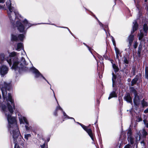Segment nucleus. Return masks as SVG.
<instances>
[{
	"instance_id": "24",
	"label": "nucleus",
	"mask_w": 148,
	"mask_h": 148,
	"mask_svg": "<svg viewBox=\"0 0 148 148\" xmlns=\"http://www.w3.org/2000/svg\"><path fill=\"white\" fill-rule=\"evenodd\" d=\"M52 90L53 91V94H54V97H55V98L56 101H57V103H58V106H57L56 107V110H61L62 111H63V110H62V109L59 106V104L58 103V101H57V99H56V97H55V94H54V92L53 91V90Z\"/></svg>"
},
{
	"instance_id": "23",
	"label": "nucleus",
	"mask_w": 148,
	"mask_h": 148,
	"mask_svg": "<svg viewBox=\"0 0 148 148\" xmlns=\"http://www.w3.org/2000/svg\"><path fill=\"white\" fill-rule=\"evenodd\" d=\"M143 29L144 32L147 34L148 29V27L146 24H144L143 25Z\"/></svg>"
},
{
	"instance_id": "46",
	"label": "nucleus",
	"mask_w": 148,
	"mask_h": 148,
	"mask_svg": "<svg viewBox=\"0 0 148 148\" xmlns=\"http://www.w3.org/2000/svg\"><path fill=\"white\" fill-rule=\"evenodd\" d=\"M146 9L147 11H148V4H147L146 5Z\"/></svg>"
},
{
	"instance_id": "29",
	"label": "nucleus",
	"mask_w": 148,
	"mask_h": 148,
	"mask_svg": "<svg viewBox=\"0 0 148 148\" xmlns=\"http://www.w3.org/2000/svg\"><path fill=\"white\" fill-rule=\"evenodd\" d=\"M62 112H63V114L64 116V118H66V117H67L68 119H73V120H74V121L75 122V120L73 118V117H69L66 114V113L64 112L63 111V110L62 111Z\"/></svg>"
},
{
	"instance_id": "43",
	"label": "nucleus",
	"mask_w": 148,
	"mask_h": 148,
	"mask_svg": "<svg viewBox=\"0 0 148 148\" xmlns=\"http://www.w3.org/2000/svg\"><path fill=\"white\" fill-rule=\"evenodd\" d=\"M144 112L145 113H147L148 112V108L144 110Z\"/></svg>"
},
{
	"instance_id": "32",
	"label": "nucleus",
	"mask_w": 148,
	"mask_h": 148,
	"mask_svg": "<svg viewBox=\"0 0 148 148\" xmlns=\"http://www.w3.org/2000/svg\"><path fill=\"white\" fill-rule=\"evenodd\" d=\"M111 38H112V42L113 45L114 46V47H116V42H115V40H114V38H113V37L112 36H111Z\"/></svg>"
},
{
	"instance_id": "6",
	"label": "nucleus",
	"mask_w": 148,
	"mask_h": 148,
	"mask_svg": "<svg viewBox=\"0 0 148 148\" xmlns=\"http://www.w3.org/2000/svg\"><path fill=\"white\" fill-rule=\"evenodd\" d=\"M20 123L21 124L25 123V127L27 131H31L32 129V127L31 126H28V122L27 121L26 118L25 117L21 115H18Z\"/></svg>"
},
{
	"instance_id": "12",
	"label": "nucleus",
	"mask_w": 148,
	"mask_h": 148,
	"mask_svg": "<svg viewBox=\"0 0 148 148\" xmlns=\"http://www.w3.org/2000/svg\"><path fill=\"white\" fill-rule=\"evenodd\" d=\"M147 134V132L144 129L142 130H140L137 136H140V137L142 136L143 137H145Z\"/></svg>"
},
{
	"instance_id": "15",
	"label": "nucleus",
	"mask_w": 148,
	"mask_h": 148,
	"mask_svg": "<svg viewBox=\"0 0 148 148\" xmlns=\"http://www.w3.org/2000/svg\"><path fill=\"white\" fill-rule=\"evenodd\" d=\"M124 99L127 102L132 103V99L129 93L127 94L124 97Z\"/></svg>"
},
{
	"instance_id": "8",
	"label": "nucleus",
	"mask_w": 148,
	"mask_h": 148,
	"mask_svg": "<svg viewBox=\"0 0 148 148\" xmlns=\"http://www.w3.org/2000/svg\"><path fill=\"white\" fill-rule=\"evenodd\" d=\"M31 71L34 73L35 74V77L36 78H38L40 77V76H41L42 78L45 80L48 83V84L50 85L46 79L38 71L35 67H33L31 68L30 69Z\"/></svg>"
},
{
	"instance_id": "22",
	"label": "nucleus",
	"mask_w": 148,
	"mask_h": 148,
	"mask_svg": "<svg viewBox=\"0 0 148 148\" xmlns=\"http://www.w3.org/2000/svg\"><path fill=\"white\" fill-rule=\"evenodd\" d=\"M130 91L131 92L134 93V95H137V91L133 87L130 88Z\"/></svg>"
},
{
	"instance_id": "13",
	"label": "nucleus",
	"mask_w": 148,
	"mask_h": 148,
	"mask_svg": "<svg viewBox=\"0 0 148 148\" xmlns=\"http://www.w3.org/2000/svg\"><path fill=\"white\" fill-rule=\"evenodd\" d=\"M134 103L135 106H138L140 103V99L139 96L137 95H134Z\"/></svg>"
},
{
	"instance_id": "7",
	"label": "nucleus",
	"mask_w": 148,
	"mask_h": 148,
	"mask_svg": "<svg viewBox=\"0 0 148 148\" xmlns=\"http://www.w3.org/2000/svg\"><path fill=\"white\" fill-rule=\"evenodd\" d=\"M77 123L80 125L88 133L92 140L93 141H95V139L94 138V135L92 133V130L88 128V127L81 123L78 122H77Z\"/></svg>"
},
{
	"instance_id": "16",
	"label": "nucleus",
	"mask_w": 148,
	"mask_h": 148,
	"mask_svg": "<svg viewBox=\"0 0 148 148\" xmlns=\"http://www.w3.org/2000/svg\"><path fill=\"white\" fill-rule=\"evenodd\" d=\"M134 39V35L131 34L129 36L128 38V40L129 42V44L128 45L129 48L130 49V47Z\"/></svg>"
},
{
	"instance_id": "4",
	"label": "nucleus",
	"mask_w": 148,
	"mask_h": 148,
	"mask_svg": "<svg viewBox=\"0 0 148 148\" xmlns=\"http://www.w3.org/2000/svg\"><path fill=\"white\" fill-rule=\"evenodd\" d=\"M16 52H13L10 53L9 58L6 59L7 62L10 66L13 63L12 69H14L15 71H17L20 73L22 71H26L27 69L26 67L27 64L25 59L22 57L20 62L18 61L17 58L16 56Z\"/></svg>"
},
{
	"instance_id": "2",
	"label": "nucleus",
	"mask_w": 148,
	"mask_h": 148,
	"mask_svg": "<svg viewBox=\"0 0 148 148\" xmlns=\"http://www.w3.org/2000/svg\"><path fill=\"white\" fill-rule=\"evenodd\" d=\"M8 16L11 23H13L15 19H18L16 21V26L21 32L25 33L27 29L32 25L29 23L26 19L23 21V18L17 11L16 9L11 5L10 0H8L6 3Z\"/></svg>"
},
{
	"instance_id": "31",
	"label": "nucleus",
	"mask_w": 148,
	"mask_h": 148,
	"mask_svg": "<svg viewBox=\"0 0 148 148\" xmlns=\"http://www.w3.org/2000/svg\"><path fill=\"white\" fill-rule=\"evenodd\" d=\"M31 137V135L30 134H25L24 135V138L25 139L27 140L29 138Z\"/></svg>"
},
{
	"instance_id": "35",
	"label": "nucleus",
	"mask_w": 148,
	"mask_h": 148,
	"mask_svg": "<svg viewBox=\"0 0 148 148\" xmlns=\"http://www.w3.org/2000/svg\"><path fill=\"white\" fill-rule=\"evenodd\" d=\"M41 148H47V145L45 143L42 145L40 146Z\"/></svg>"
},
{
	"instance_id": "27",
	"label": "nucleus",
	"mask_w": 148,
	"mask_h": 148,
	"mask_svg": "<svg viewBox=\"0 0 148 148\" xmlns=\"http://www.w3.org/2000/svg\"><path fill=\"white\" fill-rule=\"evenodd\" d=\"M112 81L113 83V86L115 82V80L116 78V76L113 73H112Z\"/></svg>"
},
{
	"instance_id": "48",
	"label": "nucleus",
	"mask_w": 148,
	"mask_h": 148,
	"mask_svg": "<svg viewBox=\"0 0 148 148\" xmlns=\"http://www.w3.org/2000/svg\"><path fill=\"white\" fill-rule=\"evenodd\" d=\"M22 54L23 55H24L26 54V53H25V52L24 51L23 53H22Z\"/></svg>"
},
{
	"instance_id": "38",
	"label": "nucleus",
	"mask_w": 148,
	"mask_h": 148,
	"mask_svg": "<svg viewBox=\"0 0 148 148\" xmlns=\"http://www.w3.org/2000/svg\"><path fill=\"white\" fill-rule=\"evenodd\" d=\"M143 121L144 123V124L146 125V127L148 128V123L147 122L146 120H144Z\"/></svg>"
},
{
	"instance_id": "47",
	"label": "nucleus",
	"mask_w": 148,
	"mask_h": 148,
	"mask_svg": "<svg viewBox=\"0 0 148 148\" xmlns=\"http://www.w3.org/2000/svg\"><path fill=\"white\" fill-rule=\"evenodd\" d=\"M138 119V121H141L142 120V119L141 118H139Z\"/></svg>"
},
{
	"instance_id": "14",
	"label": "nucleus",
	"mask_w": 148,
	"mask_h": 148,
	"mask_svg": "<svg viewBox=\"0 0 148 148\" xmlns=\"http://www.w3.org/2000/svg\"><path fill=\"white\" fill-rule=\"evenodd\" d=\"M133 25L132 27V30L131 32V34H132L137 29L138 27L137 22L135 20L134 22H133Z\"/></svg>"
},
{
	"instance_id": "39",
	"label": "nucleus",
	"mask_w": 148,
	"mask_h": 148,
	"mask_svg": "<svg viewBox=\"0 0 148 148\" xmlns=\"http://www.w3.org/2000/svg\"><path fill=\"white\" fill-rule=\"evenodd\" d=\"M84 45H85L88 48V50H89V51L91 52H92V49L90 48V47H89L87 45H86L84 43Z\"/></svg>"
},
{
	"instance_id": "17",
	"label": "nucleus",
	"mask_w": 148,
	"mask_h": 148,
	"mask_svg": "<svg viewBox=\"0 0 148 148\" xmlns=\"http://www.w3.org/2000/svg\"><path fill=\"white\" fill-rule=\"evenodd\" d=\"M115 51L116 52V59H117L119 61V55H120V53L119 51V49L116 48V47H114Z\"/></svg>"
},
{
	"instance_id": "9",
	"label": "nucleus",
	"mask_w": 148,
	"mask_h": 148,
	"mask_svg": "<svg viewBox=\"0 0 148 148\" xmlns=\"http://www.w3.org/2000/svg\"><path fill=\"white\" fill-rule=\"evenodd\" d=\"M8 71V68L5 65H3L0 66V74L1 76L3 77L6 74Z\"/></svg>"
},
{
	"instance_id": "50",
	"label": "nucleus",
	"mask_w": 148,
	"mask_h": 148,
	"mask_svg": "<svg viewBox=\"0 0 148 148\" xmlns=\"http://www.w3.org/2000/svg\"><path fill=\"white\" fill-rule=\"evenodd\" d=\"M49 139H48V141H49Z\"/></svg>"
},
{
	"instance_id": "36",
	"label": "nucleus",
	"mask_w": 148,
	"mask_h": 148,
	"mask_svg": "<svg viewBox=\"0 0 148 148\" xmlns=\"http://www.w3.org/2000/svg\"><path fill=\"white\" fill-rule=\"evenodd\" d=\"M0 9H3V10H6V8L5 5H0Z\"/></svg>"
},
{
	"instance_id": "11",
	"label": "nucleus",
	"mask_w": 148,
	"mask_h": 148,
	"mask_svg": "<svg viewBox=\"0 0 148 148\" xmlns=\"http://www.w3.org/2000/svg\"><path fill=\"white\" fill-rule=\"evenodd\" d=\"M96 18V19L99 22V25L101 26H102V28H103V29L105 31L107 35V36H108V34L109 36H110V34L109 33L108 31H107V30H108V26L107 25H103L102 24V23L99 21V20L97 18Z\"/></svg>"
},
{
	"instance_id": "28",
	"label": "nucleus",
	"mask_w": 148,
	"mask_h": 148,
	"mask_svg": "<svg viewBox=\"0 0 148 148\" xmlns=\"http://www.w3.org/2000/svg\"><path fill=\"white\" fill-rule=\"evenodd\" d=\"M145 77L148 79V67H146L145 69Z\"/></svg>"
},
{
	"instance_id": "1",
	"label": "nucleus",
	"mask_w": 148,
	"mask_h": 148,
	"mask_svg": "<svg viewBox=\"0 0 148 148\" xmlns=\"http://www.w3.org/2000/svg\"><path fill=\"white\" fill-rule=\"evenodd\" d=\"M0 88L2 91L3 101H0V106L1 108V111L4 113L8 118L9 115L10 119L14 118L12 116L15 109V106L14 99H12L11 95L10 93L7 94V90H9L10 88V84L7 83L5 82L2 80L0 82ZM1 96L0 95V99Z\"/></svg>"
},
{
	"instance_id": "19",
	"label": "nucleus",
	"mask_w": 148,
	"mask_h": 148,
	"mask_svg": "<svg viewBox=\"0 0 148 148\" xmlns=\"http://www.w3.org/2000/svg\"><path fill=\"white\" fill-rule=\"evenodd\" d=\"M23 48V44L21 43H18L17 45V47L16 49V50L18 51L20 50L21 49Z\"/></svg>"
},
{
	"instance_id": "30",
	"label": "nucleus",
	"mask_w": 148,
	"mask_h": 148,
	"mask_svg": "<svg viewBox=\"0 0 148 148\" xmlns=\"http://www.w3.org/2000/svg\"><path fill=\"white\" fill-rule=\"evenodd\" d=\"M112 67L115 72L118 71L119 70L118 68L115 64H113Z\"/></svg>"
},
{
	"instance_id": "40",
	"label": "nucleus",
	"mask_w": 148,
	"mask_h": 148,
	"mask_svg": "<svg viewBox=\"0 0 148 148\" xmlns=\"http://www.w3.org/2000/svg\"><path fill=\"white\" fill-rule=\"evenodd\" d=\"M130 146L131 145L129 144H128L126 145L124 148H130Z\"/></svg>"
},
{
	"instance_id": "42",
	"label": "nucleus",
	"mask_w": 148,
	"mask_h": 148,
	"mask_svg": "<svg viewBox=\"0 0 148 148\" xmlns=\"http://www.w3.org/2000/svg\"><path fill=\"white\" fill-rule=\"evenodd\" d=\"M57 110H56L55 111V112L54 113V115H55L56 116L57 115Z\"/></svg>"
},
{
	"instance_id": "49",
	"label": "nucleus",
	"mask_w": 148,
	"mask_h": 148,
	"mask_svg": "<svg viewBox=\"0 0 148 148\" xmlns=\"http://www.w3.org/2000/svg\"><path fill=\"white\" fill-rule=\"evenodd\" d=\"M145 0V2H146L147 1V0Z\"/></svg>"
},
{
	"instance_id": "20",
	"label": "nucleus",
	"mask_w": 148,
	"mask_h": 148,
	"mask_svg": "<svg viewBox=\"0 0 148 148\" xmlns=\"http://www.w3.org/2000/svg\"><path fill=\"white\" fill-rule=\"evenodd\" d=\"M123 61L124 62V63L126 64H128L129 63V58H127L125 57H124L123 58Z\"/></svg>"
},
{
	"instance_id": "5",
	"label": "nucleus",
	"mask_w": 148,
	"mask_h": 148,
	"mask_svg": "<svg viewBox=\"0 0 148 148\" xmlns=\"http://www.w3.org/2000/svg\"><path fill=\"white\" fill-rule=\"evenodd\" d=\"M140 136H136L135 138H134L131 130L130 129L128 130L127 133V140L128 142L131 145L134 144V145H136L137 147L138 142L140 140Z\"/></svg>"
},
{
	"instance_id": "25",
	"label": "nucleus",
	"mask_w": 148,
	"mask_h": 148,
	"mask_svg": "<svg viewBox=\"0 0 148 148\" xmlns=\"http://www.w3.org/2000/svg\"><path fill=\"white\" fill-rule=\"evenodd\" d=\"M142 106L143 107H146L147 106V102L145 101L143 99L141 102Z\"/></svg>"
},
{
	"instance_id": "41",
	"label": "nucleus",
	"mask_w": 148,
	"mask_h": 148,
	"mask_svg": "<svg viewBox=\"0 0 148 148\" xmlns=\"http://www.w3.org/2000/svg\"><path fill=\"white\" fill-rule=\"evenodd\" d=\"M62 27V28H66L69 31V32H70V33L72 35H73L72 34V32H71V31H70V29L67 27Z\"/></svg>"
},
{
	"instance_id": "37",
	"label": "nucleus",
	"mask_w": 148,
	"mask_h": 148,
	"mask_svg": "<svg viewBox=\"0 0 148 148\" xmlns=\"http://www.w3.org/2000/svg\"><path fill=\"white\" fill-rule=\"evenodd\" d=\"M138 43L137 42H134V45H133L135 49H136L138 46Z\"/></svg>"
},
{
	"instance_id": "45",
	"label": "nucleus",
	"mask_w": 148,
	"mask_h": 148,
	"mask_svg": "<svg viewBox=\"0 0 148 148\" xmlns=\"http://www.w3.org/2000/svg\"><path fill=\"white\" fill-rule=\"evenodd\" d=\"M141 144L143 145V146L145 145V143L144 141H142L141 142Z\"/></svg>"
},
{
	"instance_id": "33",
	"label": "nucleus",
	"mask_w": 148,
	"mask_h": 148,
	"mask_svg": "<svg viewBox=\"0 0 148 148\" xmlns=\"http://www.w3.org/2000/svg\"><path fill=\"white\" fill-rule=\"evenodd\" d=\"M142 46L141 45H139L138 48V53L140 54L142 50Z\"/></svg>"
},
{
	"instance_id": "3",
	"label": "nucleus",
	"mask_w": 148,
	"mask_h": 148,
	"mask_svg": "<svg viewBox=\"0 0 148 148\" xmlns=\"http://www.w3.org/2000/svg\"><path fill=\"white\" fill-rule=\"evenodd\" d=\"M9 115L8 116V128L11 134H12L13 142L15 144L14 148H20L18 144H22L24 140L21 135H20L18 127L17 125L16 119L12 118L10 119Z\"/></svg>"
},
{
	"instance_id": "34",
	"label": "nucleus",
	"mask_w": 148,
	"mask_h": 148,
	"mask_svg": "<svg viewBox=\"0 0 148 148\" xmlns=\"http://www.w3.org/2000/svg\"><path fill=\"white\" fill-rule=\"evenodd\" d=\"M143 34L142 33H141L139 34V40H141L143 36Z\"/></svg>"
},
{
	"instance_id": "18",
	"label": "nucleus",
	"mask_w": 148,
	"mask_h": 148,
	"mask_svg": "<svg viewBox=\"0 0 148 148\" xmlns=\"http://www.w3.org/2000/svg\"><path fill=\"white\" fill-rule=\"evenodd\" d=\"M117 96V94L116 93L115 91H113L110 94V95L108 97V99H110L112 97H116Z\"/></svg>"
},
{
	"instance_id": "51",
	"label": "nucleus",
	"mask_w": 148,
	"mask_h": 148,
	"mask_svg": "<svg viewBox=\"0 0 148 148\" xmlns=\"http://www.w3.org/2000/svg\"><path fill=\"white\" fill-rule=\"evenodd\" d=\"M50 89H51V87H50Z\"/></svg>"
},
{
	"instance_id": "44",
	"label": "nucleus",
	"mask_w": 148,
	"mask_h": 148,
	"mask_svg": "<svg viewBox=\"0 0 148 148\" xmlns=\"http://www.w3.org/2000/svg\"><path fill=\"white\" fill-rule=\"evenodd\" d=\"M5 1V0H0V3H4Z\"/></svg>"
},
{
	"instance_id": "21",
	"label": "nucleus",
	"mask_w": 148,
	"mask_h": 148,
	"mask_svg": "<svg viewBox=\"0 0 148 148\" xmlns=\"http://www.w3.org/2000/svg\"><path fill=\"white\" fill-rule=\"evenodd\" d=\"M5 59V55L4 54L1 53L0 55V63H2L3 61Z\"/></svg>"
},
{
	"instance_id": "26",
	"label": "nucleus",
	"mask_w": 148,
	"mask_h": 148,
	"mask_svg": "<svg viewBox=\"0 0 148 148\" xmlns=\"http://www.w3.org/2000/svg\"><path fill=\"white\" fill-rule=\"evenodd\" d=\"M138 80V79L137 78H135L132 79L131 82V86H133L134 84H135Z\"/></svg>"
},
{
	"instance_id": "10",
	"label": "nucleus",
	"mask_w": 148,
	"mask_h": 148,
	"mask_svg": "<svg viewBox=\"0 0 148 148\" xmlns=\"http://www.w3.org/2000/svg\"><path fill=\"white\" fill-rule=\"evenodd\" d=\"M24 36L23 34H20L18 36V37L16 36H15L13 35H12L11 40L13 41H17L20 40L22 41L24 38Z\"/></svg>"
}]
</instances>
